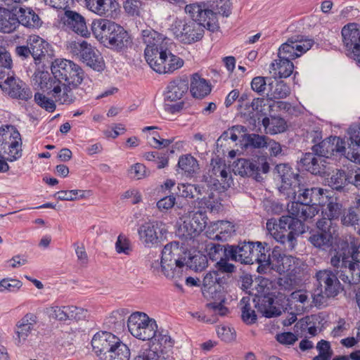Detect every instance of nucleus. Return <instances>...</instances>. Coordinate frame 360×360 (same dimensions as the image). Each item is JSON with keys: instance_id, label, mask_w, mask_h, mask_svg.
<instances>
[{"instance_id": "10", "label": "nucleus", "mask_w": 360, "mask_h": 360, "mask_svg": "<svg viewBox=\"0 0 360 360\" xmlns=\"http://www.w3.org/2000/svg\"><path fill=\"white\" fill-rule=\"evenodd\" d=\"M233 171L235 174L252 177L260 181L262 179L261 174L269 172V164L265 156H259L252 160L240 158L234 162Z\"/></svg>"}, {"instance_id": "22", "label": "nucleus", "mask_w": 360, "mask_h": 360, "mask_svg": "<svg viewBox=\"0 0 360 360\" xmlns=\"http://www.w3.org/2000/svg\"><path fill=\"white\" fill-rule=\"evenodd\" d=\"M152 341V350L157 352L160 356L162 355L164 360H169L175 340L171 337L168 330L157 328L154 337L150 339Z\"/></svg>"}, {"instance_id": "9", "label": "nucleus", "mask_w": 360, "mask_h": 360, "mask_svg": "<svg viewBox=\"0 0 360 360\" xmlns=\"http://www.w3.org/2000/svg\"><path fill=\"white\" fill-rule=\"evenodd\" d=\"M342 250L345 252L342 253V256L340 254L333 252L330 263L335 269L338 278L349 285H356L360 283V266L344 257L346 255V250L345 249Z\"/></svg>"}, {"instance_id": "54", "label": "nucleus", "mask_w": 360, "mask_h": 360, "mask_svg": "<svg viewBox=\"0 0 360 360\" xmlns=\"http://www.w3.org/2000/svg\"><path fill=\"white\" fill-rule=\"evenodd\" d=\"M182 223L179 224L176 235L183 240L187 241L197 237V234L193 233L192 224H189L185 219L181 220Z\"/></svg>"}, {"instance_id": "29", "label": "nucleus", "mask_w": 360, "mask_h": 360, "mask_svg": "<svg viewBox=\"0 0 360 360\" xmlns=\"http://www.w3.org/2000/svg\"><path fill=\"white\" fill-rule=\"evenodd\" d=\"M1 90L13 98L28 101L32 96V92L27 85L18 78L14 77Z\"/></svg>"}, {"instance_id": "23", "label": "nucleus", "mask_w": 360, "mask_h": 360, "mask_svg": "<svg viewBox=\"0 0 360 360\" xmlns=\"http://www.w3.org/2000/svg\"><path fill=\"white\" fill-rule=\"evenodd\" d=\"M264 102L263 98H255L250 103L238 104V110L241 117L253 128L260 123Z\"/></svg>"}, {"instance_id": "14", "label": "nucleus", "mask_w": 360, "mask_h": 360, "mask_svg": "<svg viewBox=\"0 0 360 360\" xmlns=\"http://www.w3.org/2000/svg\"><path fill=\"white\" fill-rule=\"evenodd\" d=\"M314 41L312 39L303 36H294L289 38L278 49V58L292 61L309 50Z\"/></svg>"}, {"instance_id": "19", "label": "nucleus", "mask_w": 360, "mask_h": 360, "mask_svg": "<svg viewBox=\"0 0 360 360\" xmlns=\"http://www.w3.org/2000/svg\"><path fill=\"white\" fill-rule=\"evenodd\" d=\"M142 39L146 44L144 51L145 58L147 61H151L153 58H157L160 49L167 47L166 38L157 31L147 29L142 31Z\"/></svg>"}, {"instance_id": "18", "label": "nucleus", "mask_w": 360, "mask_h": 360, "mask_svg": "<svg viewBox=\"0 0 360 360\" xmlns=\"http://www.w3.org/2000/svg\"><path fill=\"white\" fill-rule=\"evenodd\" d=\"M30 49L36 64L51 62L54 56V50L52 46L38 35H30L27 39Z\"/></svg>"}, {"instance_id": "48", "label": "nucleus", "mask_w": 360, "mask_h": 360, "mask_svg": "<svg viewBox=\"0 0 360 360\" xmlns=\"http://www.w3.org/2000/svg\"><path fill=\"white\" fill-rule=\"evenodd\" d=\"M241 318L247 324H252L257 320V315L251 306L250 297H243L240 300Z\"/></svg>"}, {"instance_id": "45", "label": "nucleus", "mask_w": 360, "mask_h": 360, "mask_svg": "<svg viewBox=\"0 0 360 360\" xmlns=\"http://www.w3.org/2000/svg\"><path fill=\"white\" fill-rule=\"evenodd\" d=\"M178 167L188 176H193L199 169L197 160L190 154L179 158Z\"/></svg>"}, {"instance_id": "11", "label": "nucleus", "mask_w": 360, "mask_h": 360, "mask_svg": "<svg viewBox=\"0 0 360 360\" xmlns=\"http://www.w3.org/2000/svg\"><path fill=\"white\" fill-rule=\"evenodd\" d=\"M205 25L195 20H177L173 31L176 37L182 43L191 44L200 40L204 34Z\"/></svg>"}, {"instance_id": "43", "label": "nucleus", "mask_w": 360, "mask_h": 360, "mask_svg": "<svg viewBox=\"0 0 360 360\" xmlns=\"http://www.w3.org/2000/svg\"><path fill=\"white\" fill-rule=\"evenodd\" d=\"M15 140H21L19 131L13 126L0 127V149H5Z\"/></svg>"}, {"instance_id": "37", "label": "nucleus", "mask_w": 360, "mask_h": 360, "mask_svg": "<svg viewBox=\"0 0 360 360\" xmlns=\"http://www.w3.org/2000/svg\"><path fill=\"white\" fill-rule=\"evenodd\" d=\"M326 199L323 200V203L319 207L326 206V209L322 211L324 216L337 219L343 213V206L339 198L335 195H330L328 191L326 193Z\"/></svg>"}, {"instance_id": "27", "label": "nucleus", "mask_w": 360, "mask_h": 360, "mask_svg": "<svg viewBox=\"0 0 360 360\" xmlns=\"http://www.w3.org/2000/svg\"><path fill=\"white\" fill-rule=\"evenodd\" d=\"M305 170L314 175L323 176L326 173L327 162L325 158L315 153H306L300 160Z\"/></svg>"}, {"instance_id": "30", "label": "nucleus", "mask_w": 360, "mask_h": 360, "mask_svg": "<svg viewBox=\"0 0 360 360\" xmlns=\"http://www.w3.org/2000/svg\"><path fill=\"white\" fill-rule=\"evenodd\" d=\"M188 90V80L186 77H176L169 82L165 91L166 101H176L183 98Z\"/></svg>"}, {"instance_id": "6", "label": "nucleus", "mask_w": 360, "mask_h": 360, "mask_svg": "<svg viewBox=\"0 0 360 360\" xmlns=\"http://www.w3.org/2000/svg\"><path fill=\"white\" fill-rule=\"evenodd\" d=\"M51 74L62 84L80 85L84 77V72L82 68L72 60L56 59L51 62Z\"/></svg>"}, {"instance_id": "1", "label": "nucleus", "mask_w": 360, "mask_h": 360, "mask_svg": "<svg viewBox=\"0 0 360 360\" xmlns=\"http://www.w3.org/2000/svg\"><path fill=\"white\" fill-rule=\"evenodd\" d=\"M224 257L241 264L256 263L258 264L257 271L259 274L274 270L281 274L285 271L283 265L285 253L278 246L271 249L265 242L243 241L236 245H227L224 248Z\"/></svg>"}, {"instance_id": "28", "label": "nucleus", "mask_w": 360, "mask_h": 360, "mask_svg": "<svg viewBox=\"0 0 360 360\" xmlns=\"http://www.w3.org/2000/svg\"><path fill=\"white\" fill-rule=\"evenodd\" d=\"M38 323V317L33 313H27L15 325V334L18 344L25 342Z\"/></svg>"}, {"instance_id": "33", "label": "nucleus", "mask_w": 360, "mask_h": 360, "mask_svg": "<svg viewBox=\"0 0 360 360\" xmlns=\"http://www.w3.org/2000/svg\"><path fill=\"white\" fill-rule=\"evenodd\" d=\"M86 8L101 16H111L118 4L115 0H84Z\"/></svg>"}, {"instance_id": "51", "label": "nucleus", "mask_w": 360, "mask_h": 360, "mask_svg": "<svg viewBox=\"0 0 360 360\" xmlns=\"http://www.w3.org/2000/svg\"><path fill=\"white\" fill-rule=\"evenodd\" d=\"M347 184L346 171L339 169L334 172L328 180V185L336 191L343 189Z\"/></svg>"}, {"instance_id": "56", "label": "nucleus", "mask_w": 360, "mask_h": 360, "mask_svg": "<svg viewBox=\"0 0 360 360\" xmlns=\"http://www.w3.org/2000/svg\"><path fill=\"white\" fill-rule=\"evenodd\" d=\"M226 247L218 243H209L206 245V252L209 258L212 261H217L224 256V248Z\"/></svg>"}, {"instance_id": "5", "label": "nucleus", "mask_w": 360, "mask_h": 360, "mask_svg": "<svg viewBox=\"0 0 360 360\" xmlns=\"http://www.w3.org/2000/svg\"><path fill=\"white\" fill-rule=\"evenodd\" d=\"M315 277L317 287L312 295L313 302L321 307L326 304L327 298L337 296L342 290V285L335 269L319 270Z\"/></svg>"}, {"instance_id": "52", "label": "nucleus", "mask_w": 360, "mask_h": 360, "mask_svg": "<svg viewBox=\"0 0 360 360\" xmlns=\"http://www.w3.org/2000/svg\"><path fill=\"white\" fill-rule=\"evenodd\" d=\"M213 229L218 231L214 238L221 240L226 238V235H230L234 230V226L229 221H217L213 224Z\"/></svg>"}, {"instance_id": "41", "label": "nucleus", "mask_w": 360, "mask_h": 360, "mask_svg": "<svg viewBox=\"0 0 360 360\" xmlns=\"http://www.w3.org/2000/svg\"><path fill=\"white\" fill-rule=\"evenodd\" d=\"M218 274L214 271H210L203 278L202 291L213 293L221 290L222 285L225 283L224 277Z\"/></svg>"}, {"instance_id": "55", "label": "nucleus", "mask_w": 360, "mask_h": 360, "mask_svg": "<svg viewBox=\"0 0 360 360\" xmlns=\"http://www.w3.org/2000/svg\"><path fill=\"white\" fill-rule=\"evenodd\" d=\"M21 145V140H15L13 143H10L7 148L1 150L4 154L8 155L7 160L13 162L22 156Z\"/></svg>"}, {"instance_id": "61", "label": "nucleus", "mask_w": 360, "mask_h": 360, "mask_svg": "<svg viewBox=\"0 0 360 360\" xmlns=\"http://www.w3.org/2000/svg\"><path fill=\"white\" fill-rule=\"evenodd\" d=\"M175 205L178 208H180L181 210L185 207L183 205L180 207V204L176 202V198L173 195L165 196L157 202V207L161 212L167 211L173 207Z\"/></svg>"}, {"instance_id": "24", "label": "nucleus", "mask_w": 360, "mask_h": 360, "mask_svg": "<svg viewBox=\"0 0 360 360\" xmlns=\"http://www.w3.org/2000/svg\"><path fill=\"white\" fill-rule=\"evenodd\" d=\"M79 85L62 84L54 88L53 98L60 105H71L82 98V89Z\"/></svg>"}, {"instance_id": "3", "label": "nucleus", "mask_w": 360, "mask_h": 360, "mask_svg": "<svg viewBox=\"0 0 360 360\" xmlns=\"http://www.w3.org/2000/svg\"><path fill=\"white\" fill-rule=\"evenodd\" d=\"M326 191L317 187L304 188L300 184L293 192L288 193L297 194V200L288 205V212L304 220L311 219L318 214L319 205H323L326 199Z\"/></svg>"}, {"instance_id": "2", "label": "nucleus", "mask_w": 360, "mask_h": 360, "mask_svg": "<svg viewBox=\"0 0 360 360\" xmlns=\"http://www.w3.org/2000/svg\"><path fill=\"white\" fill-rule=\"evenodd\" d=\"M92 32L101 44L117 53H124L133 45L131 35L124 27L106 19L94 22Z\"/></svg>"}, {"instance_id": "34", "label": "nucleus", "mask_w": 360, "mask_h": 360, "mask_svg": "<svg viewBox=\"0 0 360 360\" xmlns=\"http://www.w3.org/2000/svg\"><path fill=\"white\" fill-rule=\"evenodd\" d=\"M345 249V257L348 260L352 261L353 264H355L356 266L359 267L360 264V243H356L354 241H352L348 243L346 240H340L336 247L334 248L333 252L336 254L342 255V252H345L342 250Z\"/></svg>"}, {"instance_id": "38", "label": "nucleus", "mask_w": 360, "mask_h": 360, "mask_svg": "<svg viewBox=\"0 0 360 360\" xmlns=\"http://www.w3.org/2000/svg\"><path fill=\"white\" fill-rule=\"evenodd\" d=\"M270 69L274 78H287L293 72L294 65L289 60L278 58L271 63Z\"/></svg>"}, {"instance_id": "8", "label": "nucleus", "mask_w": 360, "mask_h": 360, "mask_svg": "<svg viewBox=\"0 0 360 360\" xmlns=\"http://www.w3.org/2000/svg\"><path fill=\"white\" fill-rule=\"evenodd\" d=\"M127 327L134 337L146 341L154 337L158 324L154 319L150 318L146 313L136 311L129 316Z\"/></svg>"}, {"instance_id": "4", "label": "nucleus", "mask_w": 360, "mask_h": 360, "mask_svg": "<svg viewBox=\"0 0 360 360\" xmlns=\"http://www.w3.org/2000/svg\"><path fill=\"white\" fill-rule=\"evenodd\" d=\"M93 352L101 360H129L130 349L114 334L100 331L92 338Z\"/></svg>"}, {"instance_id": "26", "label": "nucleus", "mask_w": 360, "mask_h": 360, "mask_svg": "<svg viewBox=\"0 0 360 360\" xmlns=\"http://www.w3.org/2000/svg\"><path fill=\"white\" fill-rule=\"evenodd\" d=\"M276 170L281 181V190L292 189L293 192L301 184V179L303 178L297 172H295L288 165H278Z\"/></svg>"}, {"instance_id": "25", "label": "nucleus", "mask_w": 360, "mask_h": 360, "mask_svg": "<svg viewBox=\"0 0 360 360\" xmlns=\"http://www.w3.org/2000/svg\"><path fill=\"white\" fill-rule=\"evenodd\" d=\"M60 22L66 30H72L82 37L89 34L84 18L76 11L65 10L60 18Z\"/></svg>"}, {"instance_id": "46", "label": "nucleus", "mask_w": 360, "mask_h": 360, "mask_svg": "<svg viewBox=\"0 0 360 360\" xmlns=\"http://www.w3.org/2000/svg\"><path fill=\"white\" fill-rule=\"evenodd\" d=\"M269 137L256 134L243 135V144L245 148H263L266 146Z\"/></svg>"}, {"instance_id": "36", "label": "nucleus", "mask_w": 360, "mask_h": 360, "mask_svg": "<svg viewBox=\"0 0 360 360\" xmlns=\"http://www.w3.org/2000/svg\"><path fill=\"white\" fill-rule=\"evenodd\" d=\"M252 302L258 311L262 313L267 318L278 316L281 313L279 309L273 306L274 300L270 296L262 295L256 297L253 299Z\"/></svg>"}, {"instance_id": "17", "label": "nucleus", "mask_w": 360, "mask_h": 360, "mask_svg": "<svg viewBox=\"0 0 360 360\" xmlns=\"http://www.w3.org/2000/svg\"><path fill=\"white\" fill-rule=\"evenodd\" d=\"M311 150L314 153L326 160L333 157L346 158L347 151L344 140L338 136H330L323 139L321 143L314 145Z\"/></svg>"}, {"instance_id": "31", "label": "nucleus", "mask_w": 360, "mask_h": 360, "mask_svg": "<svg viewBox=\"0 0 360 360\" xmlns=\"http://www.w3.org/2000/svg\"><path fill=\"white\" fill-rule=\"evenodd\" d=\"M187 207H190L189 205ZM177 214L179 216V219L182 220L185 219L189 224H192L193 227V233L197 234L198 236L205 228L206 226V215L202 212H193L190 211V208H186L185 207L184 208V212L181 211L177 212Z\"/></svg>"}, {"instance_id": "57", "label": "nucleus", "mask_w": 360, "mask_h": 360, "mask_svg": "<svg viewBox=\"0 0 360 360\" xmlns=\"http://www.w3.org/2000/svg\"><path fill=\"white\" fill-rule=\"evenodd\" d=\"M359 211V209L357 207L349 208L347 212L343 214L341 218L342 224L347 226L359 225L360 221Z\"/></svg>"}, {"instance_id": "44", "label": "nucleus", "mask_w": 360, "mask_h": 360, "mask_svg": "<svg viewBox=\"0 0 360 360\" xmlns=\"http://www.w3.org/2000/svg\"><path fill=\"white\" fill-rule=\"evenodd\" d=\"M333 235L324 232L316 231L311 234L309 241L316 248L326 250L333 244Z\"/></svg>"}, {"instance_id": "60", "label": "nucleus", "mask_w": 360, "mask_h": 360, "mask_svg": "<svg viewBox=\"0 0 360 360\" xmlns=\"http://www.w3.org/2000/svg\"><path fill=\"white\" fill-rule=\"evenodd\" d=\"M349 135L350 144L347 150H353V149H358L360 146V124H353L350 126L348 130Z\"/></svg>"}, {"instance_id": "42", "label": "nucleus", "mask_w": 360, "mask_h": 360, "mask_svg": "<svg viewBox=\"0 0 360 360\" xmlns=\"http://www.w3.org/2000/svg\"><path fill=\"white\" fill-rule=\"evenodd\" d=\"M210 91V86L206 79L201 78L198 74L193 75L190 91L194 98H202L208 95Z\"/></svg>"}, {"instance_id": "58", "label": "nucleus", "mask_w": 360, "mask_h": 360, "mask_svg": "<svg viewBox=\"0 0 360 360\" xmlns=\"http://www.w3.org/2000/svg\"><path fill=\"white\" fill-rule=\"evenodd\" d=\"M83 190L60 191L55 193L54 196L59 200H76L85 197Z\"/></svg>"}, {"instance_id": "50", "label": "nucleus", "mask_w": 360, "mask_h": 360, "mask_svg": "<svg viewBox=\"0 0 360 360\" xmlns=\"http://www.w3.org/2000/svg\"><path fill=\"white\" fill-rule=\"evenodd\" d=\"M212 11L217 15L229 17L231 14L232 3L231 0H212L211 4Z\"/></svg>"}, {"instance_id": "21", "label": "nucleus", "mask_w": 360, "mask_h": 360, "mask_svg": "<svg viewBox=\"0 0 360 360\" xmlns=\"http://www.w3.org/2000/svg\"><path fill=\"white\" fill-rule=\"evenodd\" d=\"M186 13H188L191 20L202 22L207 26V29L214 32L219 28L218 20L216 13L210 9H204L198 4H189L184 6Z\"/></svg>"}, {"instance_id": "63", "label": "nucleus", "mask_w": 360, "mask_h": 360, "mask_svg": "<svg viewBox=\"0 0 360 360\" xmlns=\"http://www.w3.org/2000/svg\"><path fill=\"white\" fill-rule=\"evenodd\" d=\"M334 219L328 217H323L316 222V226L319 231L324 232L326 233L335 234L336 227L333 221Z\"/></svg>"}, {"instance_id": "40", "label": "nucleus", "mask_w": 360, "mask_h": 360, "mask_svg": "<svg viewBox=\"0 0 360 360\" xmlns=\"http://www.w3.org/2000/svg\"><path fill=\"white\" fill-rule=\"evenodd\" d=\"M18 27L15 13L6 8L0 7V32L11 33Z\"/></svg>"}, {"instance_id": "59", "label": "nucleus", "mask_w": 360, "mask_h": 360, "mask_svg": "<svg viewBox=\"0 0 360 360\" xmlns=\"http://www.w3.org/2000/svg\"><path fill=\"white\" fill-rule=\"evenodd\" d=\"M34 101L38 105L49 112H53L56 108V100L53 101L39 92L34 94Z\"/></svg>"}, {"instance_id": "39", "label": "nucleus", "mask_w": 360, "mask_h": 360, "mask_svg": "<svg viewBox=\"0 0 360 360\" xmlns=\"http://www.w3.org/2000/svg\"><path fill=\"white\" fill-rule=\"evenodd\" d=\"M276 79L271 77L269 84L266 96L269 100L285 98L290 94V87L283 81H278Z\"/></svg>"}, {"instance_id": "62", "label": "nucleus", "mask_w": 360, "mask_h": 360, "mask_svg": "<svg viewBox=\"0 0 360 360\" xmlns=\"http://www.w3.org/2000/svg\"><path fill=\"white\" fill-rule=\"evenodd\" d=\"M22 285V282L19 280L4 278L0 281V292H17Z\"/></svg>"}, {"instance_id": "32", "label": "nucleus", "mask_w": 360, "mask_h": 360, "mask_svg": "<svg viewBox=\"0 0 360 360\" xmlns=\"http://www.w3.org/2000/svg\"><path fill=\"white\" fill-rule=\"evenodd\" d=\"M18 25L30 29L39 28L43 21L39 15L30 7H20L15 13Z\"/></svg>"}, {"instance_id": "35", "label": "nucleus", "mask_w": 360, "mask_h": 360, "mask_svg": "<svg viewBox=\"0 0 360 360\" xmlns=\"http://www.w3.org/2000/svg\"><path fill=\"white\" fill-rule=\"evenodd\" d=\"M32 79L35 85L47 91V94L52 97L54 94L55 86L60 84V82L54 78L53 75L51 77L48 71L37 70L32 77Z\"/></svg>"}, {"instance_id": "64", "label": "nucleus", "mask_w": 360, "mask_h": 360, "mask_svg": "<svg viewBox=\"0 0 360 360\" xmlns=\"http://www.w3.org/2000/svg\"><path fill=\"white\" fill-rule=\"evenodd\" d=\"M347 184H350L360 189V168L354 166L348 168L346 171Z\"/></svg>"}, {"instance_id": "7", "label": "nucleus", "mask_w": 360, "mask_h": 360, "mask_svg": "<svg viewBox=\"0 0 360 360\" xmlns=\"http://www.w3.org/2000/svg\"><path fill=\"white\" fill-rule=\"evenodd\" d=\"M180 249L179 243L173 242L166 245L162 251L160 262L161 270L164 275L177 281L182 276L184 262L179 258Z\"/></svg>"}, {"instance_id": "53", "label": "nucleus", "mask_w": 360, "mask_h": 360, "mask_svg": "<svg viewBox=\"0 0 360 360\" xmlns=\"http://www.w3.org/2000/svg\"><path fill=\"white\" fill-rule=\"evenodd\" d=\"M271 80V77H255L251 82V88L260 96L266 94Z\"/></svg>"}, {"instance_id": "20", "label": "nucleus", "mask_w": 360, "mask_h": 360, "mask_svg": "<svg viewBox=\"0 0 360 360\" xmlns=\"http://www.w3.org/2000/svg\"><path fill=\"white\" fill-rule=\"evenodd\" d=\"M166 232L165 224L158 221L146 222L138 229L139 239L146 247L158 244L160 237Z\"/></svg>"}, {"instance_id": "16", "label": "nucleus", "mask_w": 360, "mask_h": 360, "mask_svg": "<svg viewBox=\"0 0 360 360\" xmlns=\"http://www.w3.org/2000/svg\"><path fill=\"white\" fill-rule=\"evenodd\" d=\"M148 64L155 72L160 74L172 73L184 65V60L174 55L166 47L160 49L157 58L148 61Z\"/></svg>"}, {"instance_id": "13", "label": "nucleus", "mask_w": 360, "mask_h": 360, "mask_svg": "<svg viewBox=\"0 0 360 360\" xmlns=\"http://www.w3.org/2000/svg\"><path fill=\"white\" fill-rule=\"evenodd\" d=\"M304 221L301 217L295 215L282 216L281 224H283L285 239L283 240L284 251L290 252L295 249L297 244V236L304 232Z\"/></svg>"}, {"instance_id": "47", "label": "nucleus", "mask_w": 360, "mask_h": 360, "mask_svg": "<svg viewBox=\"0 0 360 360\" xmlns=\"http://www.w3.org/2000/svg\"><path fill=\"white\" fill-rule=\"evenodd\" d=\"M283 224H281V217L278 220V223L275 219H269L266 222V229L272 237L281 245H283V240L285 239V235L283 230Z\"/></svg>"}, {"instance_id": "49", "label": "nucleus", "mask_w": 360, "mask_h": 360, "mask_svg": "<svg viewBox=\"0 0 360 360\" xmlns=\"http://www.w3.org/2000/svg\"><path fill=\"white\" fill-rule=\"evenodd\" d=\"M143 157L148 161L154 162L158 169L165 168L168 165L169 156L167 152H147L143 154Z\"/></svg>"}, {"instance_id": "12", "label": "nucleus", "mask_w": 360, "mask_h": 360, "mask_svg": "<svg viewBox=\"0 0 360 360\" xmlns=\"http://www.w3.org/2000/svg\"><path fill=\"white\" fill-rule=\"evenodd\" d=\"M70 51L83 63L95 70L100 71L103 68V60L99 51L85 41H74L70 44Z\"/></svg>"}, {"instance_id": "15", "label": "nucleus", "mask_w": 360, "mask_h": 360, "mask_svg": "<svg viewBox=\"0 0 360 360\" xmlns=\"http://www.w3.org/2000/svg\"><path fill=\"white\" fill-rule=\"evenodd\" d=\"M347 56L360 65V28L356 23L345 25L341 31Z\"/></svg>"}]
</instances>
